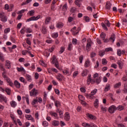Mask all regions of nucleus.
I'll list each match as a JSON object with an SVG mask.
<instances>
[{
  "label": "nucleus",
  "instance_id": "1",
  "mask_svg": "<svg viewBox=\"0 0 127 127\" xmlns=\"http://www.w3.org/2000/svg\"><path fill=\"white\" fill-rule=\"evenodd\" d=\"M71 32L72 33L73 36H76L77 34H79V32L81 31V27H78L77 28L76 27H73L71 30Z\"/></svg>",
  "mask_w": 127,
  "mask_h": 127
},
{
  "label": "nucleus",
  "instance_id": "2",
  "mask_svg": "<svg viewBox=\"0 0 127 127\" xmlns=\"http://www.w3.org/2000/svg\"><path fill=\"white\" fill-rule=\"evenodd\" d=\"M52 63H53V64H55V66L56 67V68H57V69L61 70L60 67H59V64L58 63V61L56 59V56H53L52 58Z\"/></svg>",
  "mask_w": 127,
  "mask_h": 127
},
{
  "label": "nucleus",
  "instance_id": "3",
  "mask_svg": "<svg viewBox=\"0 0 127 127\" xmlns=\"http://www.w3.org/2000/svg\"><path fill=\"white\" fill-rule=\"evenodd\" d=\"M96 80L95 79H92V75L89 74L87 76V85H90V84H95Z\"/></svg>",
  "mask_w": 127,
  "mask_h": 127
},
{
  "label": "nucleus",
  "instance_id": "4",
  "mask_svg": "<svg viewBox=\"0 0 127 127\" xmlns=\"http://www.w3.org/2000/svg\"><path fill=\"white\" fill-rule=\"evenodd\" d=\"M82 127H98L97 125H95L94 123H91L90 124L86 123H83L82 124Z\"/></svg>",
  "mask_w": 127,
  "mask_h": 127
},
{
  "label": "nucleus",
  "instance_id": "5",
  "mask_svg": "<svg viewBox=\"0 0 127 127\" xmlns=\"http://www.w3.org/2000/svg\"><path fill=\"white\" fill-rule=\"evenodd\" d=\"M92 43H93L92 41L91 40L87 41V43L86 48V49L87 52H89L91 50V48H92Z\"/></svg>",
  "mask_w": 127,
  "mask_h": 127
},
{
  "label": "nucleus",
  "instance_id": "6",
  "mask_svg": "<svg viewBox=\"0 0 127 127\" xmlns=\"http://www.w3.org/2000/svg\"><path fill=\"white\" fill-rule=\"evenodd\" d=\"M38 94V90H36L35 88H33L31 91H30V96L32 97L33 96H35L36 95Z\"/></svg>",
  "mask_w": 127,
  "mask_h": 127
},
{
  "label": "nucleus",
  "instance_id": "7",
  "mask_svg": "<svg viewBox=\"0 0 127 127\" xmlns=\"http://www.w3.org/2000/svg\"><path fill=\"white\" fill-rule=\"evenodd\" d=\"M40 18V15H38L37 16H33L31 17L30 18L27 19L26 21L29 22V21H32L34 20H38Z\"/></svg>",
  "mask_w": 127,
  "mask_h": 127
},
{
  "label": "nucleus",
  "instance_id": "8",
  "mask_svg": "<svg viewBox=\"0 0 127 127\" xmlns=\"http://www.w3.org/2000/svg\"><path fill=\"white\" fill-rule=\"evenodd\" d=\"M0 18H1V20L3 22H6L7 21V17L3 13H0Z\"/></svg>",
  "mask_w": 127,
  "mask_h": 127
},
{
  "label": "nucleus",
  "instance_id": "9",
  "mask_svg": "<svg viewBox=\"0 0 127 127\" xmlns=\"http://www.w3.org/2000/svg\"><path fill=\"white\" fill-rule=\"evenodd\" d=\"M115 110H117V107H116L115 105H112L109 108L108 112H109L110 114H114Z\"/></svg>",
  "mask_w": 127,
  "mask_h": 127
},
{
  "label": "nucleus",
  "instance_id": "10",
  "mask_svg": "<svg viewBox=\"0 0 127 127\" xmlns=\"http://www.w3.org/2000/svg\"><path fill=\"white\" fill-rule=\"evenodd\" d=\"M4 80H6L7 83L8 84V85H10V87H13V82H12V81L11 80V79H10V78H9V77H7L4 78Z\"/></svg>",
  "mask_w": 127,
  "mask_h": 127
},
{
  "label": "nucleus",
  "instance_id": "11",
  "mask_svg": "<svg viewBox=\"0 0 127 127\" xmlns=\"http://www.w3.org/2000/svg\"><path fill=\"white\" fill-rule=\"evenodd\" d=\"M2 102L7 103V100H6V97H4V96L1 94H0V102L2 103Z\"/></svg>",
  "mask_w": 127,
  "mask_h": 127
},
{
  "label": "nucleus",
  "instance_id": "12",
  "mask_svg": "<svg viewBox=\"0 0 127 127\" xmlns=\"http://www.w3.org/2000/svg\"><path fill=\"white\" fill-rule=\"evenodd\" d=\"M86 116H87V118L90 119V120H93V121L97 120V117H96V116H95L92 114H87L86 115Z\"/></svg>",
  "mask_w": 127,
  "mask_h": 127
},
{
  "label": "nucleus",
  "instance_id": "13",
  "mask_svg": "<svg viewBox=\"0 0 127 127\" xmlns=\"http://www.w3.org/2000/svg\"><path fill=\"white\" fill-rule=\"evenodd\" d=\"M64 120L67 122L70 121V114L68 112H66L64 114Z\"/></svg>",
  "mask_w": 127,
  "mask_h": 127
},
{
  "label": "nucleus",
  "instance_id": "14",
  "mask_svg": "<svg viewBox=\"0 0 127 127\" xmlns=\"http://www.w3.org/2000/svg\"><path fill=\"white\" fill-rule=\"evenodd\" d=\"M111 5H112V4H111V2L108 1L106 3L105 8L106 9H108L109 10H110V9H111Z\"/></svg>",
  "mask_w": 127,
  "mask_h": 127
},
{
  "label": "nucleus",
  "instance_id": "15",
  "mask_svg": "<svg viewBox=\"0 0 127 127\" xmlns=\"http://www.w3.org/2000/svg\"><path fill=\"white\" fill-rule=\"evenodd\" d=\"M63 78H64V76H63V75H62V74L60 73H58L57 75V80H58V81H60V82L62 81V79H63Z\"/></svg>",
  "mask_w": 127,
  "mask_h": 127
},
{
  "label": "nucleus",
  "instance_id": "16",
  "mask_svg": "<svg viewBox=\"0 0 127 127\" xmlns=\"http://www.w3.org/2000/svg\"><path fill=\"white\" fill-rule=\"evenodd\" d=\"M50 115H51V116L52 117H54L55 119H59L58 115L57 114V113H56L55 112H53L52 111H51V112H50Z\"/></svg>",
  "mask_w": 127,
  "mask_h": 127
},
{
  "label": "nucleus",
  "instance_id": "17",
  "mask_svg": "<svg viewBox=\"0 0 127 127\" xmlns=\"http://www.w3.org/2000/svg\"><path fill=\"white\" fill-rule=\"evenodd\" d=\"M115 39H116V35H115V34H112L111 35L110 38H109L110 41H111V42H114Z\"/></svg>",
  "mask_w": 127,
  "mask_h": 127
},
{
  "label": "nucleus",
  "instance_id": "18",
  "mask_svg": "<svg viewBox=\"0 0 127 127\" xmlns=\"http://www.w3.org/2000/svg\"><path fill=\"white\" fill-rule=\"evenodd\" d=\"M14 85L16 88H17V89H19V88H20V83H19L17 80H15L14 81Z\"/></svg>",
  "mask_w": 127,
  "mask_h": 127
},
{
  "label": "nucleus",
  "instance_id": "19",
  "mask_svg": "<svg viewBox=\"0 0 127 127\" xmlns=\"http://www.w3.org/2000/svg\"><path fill=\"white\" fill-rule=\"evenodd\" d=\"M5 65L7 66L8 69H10L11 67V64L10 63V61L6 60L5 61Z\"/></svg>",
  "mask_w": 127,
  "mask_h": 127
},
{
  "label": "nucleus",
  "instance_id": "20",
  "mask_svg": "<svg viewBox=\"0 0 127 127\" xmlns=\"http://www.w3.org/2000/svg\"><path fill=\"white\" fill-rule=\"evenodd\" d=\"M25 118L28 121H34V119L32 118V116L31 115H25Z\"/></svg>",
  "mask_w": 127,
  "mask_h": 127
},
{
  "label": "nucleus",
  "instance_id": "21",
  "mask_svg": "<svg viewBox=\"0 0 127 127\" xmlns=\"http://www.w3.org/2000/svg\"><path fill=\"white\" fill-rule=\"evenodd\" d=\"M55 106L56 108H60V107H61V102L58 100L55 101Z\"/></svg>",
  "mask_w": 127,
  "mask_h": 127
},
{
  "label": "nucleus",
  "instance_id": "22",
  "mask_svg": "<svg viewBox=\"0 0 127 127\" xmlns=\"http://www.w3.org/2000/svg\"><path fill=\"white\" fill-rule=\"evenodd\" d=\"M89 73V71L87 69H84L83 70L82 72L81 73V75L83 77H85V76H87L88 73Z\"/></svg>",
  "mask_w": 127,
  "mask_h": 127
},
{
  "label": "nucleus",
  "instance_id": "23",
  "mask_svg": "<svg viewBox=\"0 0 127 127\" xmlns=\"http://www.w3.org/2000/svg\"><path fill=\"white\" fill-rule=\"evenodd\" d=\"M90 62L89 60H87L86 61H85V64H84V66L85 68H88V67H90Z\"/></svg>",
  "mask_w": 127,
  "mask_h": 127
},
{
  "label": "nucleus",
  "instance_id": "24",
  "mask_svg": "<svg viewBox=\"0 0 127 127\" xmlns=\"http://www.w3.org/2000/svg\"><path fill=\"white\" fill-rule=\"evenodd\" d=\"M94 106L96 109L99 107V99H95L94 103Z\"/></svg>",
  "mask_w": 127,
  "mask_h": 127
},
{
  "label": "nucleus",
  "instance_id": "25",
  "mask_svg": "<svg viewBox=\"0 0 127 127\" xmlns=\"http://www.w3.org/2000/svg\"><path fill=\"white\" fill-rule=\"evenodd\" d=\"M41 32L43 34H46L47 33V29H46V27L43 26L41 30Z\"/></svg>",
  "mask_w": 127,
  "mask_h": 127
},
{
  "label": "nucleus",
  "instance_id": "26",
  "mask_svg": "<svg viewBox=\"0 0 127 127\" xmlns=\"http://www.w3.org/2000/svg\"><path fill=\"white\" fill-rule=\"evenodd\" d=\"M64 26V24L62 22H59L57 24V27L58 28H62Z\"/></svg>",
  "mask_w": 127,
  "mask_h": 127
},
{
  "label": "nucleus",
  "instance_id": "27",
  "mask_svg": "<svg viewBox=\"0 0 127 127\" xmlns=\"http://www.w3.org/2000/svg\"><path fill=\"white\" fill-rule=\"evenodd\" d=\"M16 69L18 72H23V73L25 74V69H24L22 66H21L20 67H17Z\"/></svg>",
  "mask_w": 127,
  "mask_h": 127
},
{
  "label": "nucleus",
  "instance_id": "28",
  "mask_svg": "<svg viewBox=\"0 0 127 127\" xmlns=\"http://www.w3.org/2000/svg\"><path fill=\"white\" fill-rule=\"evenodd\" d=\"M10 104L11 107H12V108H15L17 105L16 102L14 101H11Z\"/></svg>",
  "mask_w": 127,
  "mask_h": 127
},
{
  "label": "nucleus",
  "instance_id": "29",
  "mask_svg": "<svg viewBox=\"0 0 127 127\" xmlns=\"http://www.w3.org/2000/svg\"><path fill=\"white\" fill-rule=\"evenodd\" d=\"M111 89V85H110V84H106L105 88H104L105 92H108Z\"/></svg>",
  "mask_w": 127,
  "mask_h": 127
},
{
  "label": "nucleus",
  "instance_id": "30",
  "mask_svg": "<svg viewBox=\"0 0 127 127\" xmlns=\"http://www.w3.org/2000/svg\"><path fill=\"white\" fill-rule=\"evenodd\" d=\"M117 64L119 65V68L120 69H122L123 68L124 64H123V62H122V61H118L117 62Z\"/></svg>",
  "mask_w": 127,
  "mask_h": 127
},
{
  "label": "nucleus",
  "instance_id": "31",
  "mask_svg": "<svg viewBox=\"0 0 127 127\" xmlns=\"http://www.w3.org/2000/svg\"><path fill=\"white\" fill-rule=\"evenodd\" d=\"M59 124L60 123L59 122V121H57L56 120H54L52 122L53 126H54L55 127H58Z\"/></svg>",
  "mask_w": 127,
  "mask_h": 127
},
{
  "label": "nucleus",
  "instance_id": "32",
  "mask_svg": "<svg viewBox=\"0 0 127 127\" xmlns=\"http://www.w3.org/2000/svg\"><path fill=\"white\" fill-rule=\"evenodd\" d=\"M26 80L28 81V82H31L32 79H31V76L29 74H26L25 76Z\"/></svg>",
  "mask_w": 127,
  "mask_h": 127
},
{
  "label": "nucleus",
  "instance_id": "33",
  "mask_svg": "<svg viewBox=\"0 0 127 127\" xmlns=\"http://www.w3.org/2000/svg\"><path fill=\"white\" fill-rule=\"evenodd\" d=\"M67 8H68L67 3L64 4L62 7V10H63V11H67Z\"/></svg>",
  "mask_w": 127,
  "mask_h": 127
},
{
  "label": "nucleus",
  "instance_id": "34",
  "mask_svg": "<svg viewBox=\"0 0 127 127\" xmlns=\"http://www.w3.org/2000/svg\"><path fill=\"white\" fill-rule=\"evenodd\" d=\"M74 3H75V4H76V5H77V6H78V7H80L81 0H75V1H74Z\"/></svg>",
  "mask_w": 127,
  "mask_h": 127
},
{
  "label": "nucleus",
  "instance_id": "35",
  "mask_svg": "<svg viewBox=\"0 0 127 127\" xmlns=\"http://www.w3.org/2000/svg\"><path fill=\"white\" fill-rule=\"evenodd\" d=\"M117 110H118V111H123L125 110V107L122 105H119L117 108Z\"/></svg>",
  "mask_w": 127,
  "mask_h": 127
},
{
  "label": "nucleus",
  "instance_id": "36",
  "mask_svg": "<svg viewBox=\"0 0 127 127\" xmlns=\"http://www.w3.org/2000/svg\"><path fill=\"white\" fill-rule=\"evenodd\" d=\"M5 92L7 94V95H10V93H11V90L10 89L6 88H5Z\"/></svg>",
  "mask_w": 127,
  "mask_h": 127
},
{
  "label": "nucleus",
  "instance_id": "37",
  "mask_svg": "<svg viewBox=\"0 0 127 127\" xmlns=\"http://www.w3.org/2000/svg\"><path fill=\"white\" fill-rule=\"evenodd\" d=\"M121 85H122V83H121V82H118V83L115 84V85H114V88L115 89L120 88V86H121Z\"/></svg>",
  "mask_w": 127,
  "mask_h": 127
},
{
  "label": "nucleus",
  "instance_id": "38",
  "mask_svg": "<svg viewBox=\"0 0 127 127\" xmlns=\"http://www.w3.org/2000/svg\"><path fill=\"white\" fill-rule=\"evenodd\" d=\"M19 80L21 82H22V83H24V84H26L27 82L26 80H25V79L22 77H19Z\"/></svg>",
  "mask_w": 127,
  "mask_h": 127
},
{
  "label": "nucleus",
  "instance_id": "39",
  "mask_svg": "<svg viewBox=\"0 0 127 127\" xmlns=\"http://www.w3.org/2000/svg\"><path fill=\"white\" fill-rule=\"evenodd\" d=\"M0 60L3 62L4 61V58H3V54L1 52H0Z\"/></svg>",
  "mask_w": 127,
  "mask_h": 127
},
{
  "label": "nucleus",
  "instance_id": "40",
  "mask_svg": "<svg viewBox=\"0 0 127 127\" xmlns=\"http://www.w3.org/2000/svg\"><path fill=\"white\" fill-rule=\"evenodd\" d=\"M58 36V33H54L52 34V37H53V38H57Z\"/></svg>",
  "mask_w": 127,
  "mask_h": 127
},
{
  "label": "nucleus",
  "instance_id": "41",
  "mask_svg": "<svg viewBox=\"0 0 127 127\" xmlns=\"http://www.w3.org/2000/svg\"><path fill=\"white\" fill-rule=\"evenodd\" d=\"M104 22L107 26H108V27H110V26H111V23H110V21H109V20H105Z\"/></svg>",
  "mask_w": 127,
  "mask_h": 127
},
{
  "label": "nucleus",
  "instance_id": "42",
  "mask_svg": "<svg viewBox=\"0 0 127 127\" xmlns=\"http://www.w3.org/2000/svg\"><path fill=\"white\" fill-rule=\"evenodd\" d=\"M101 25L104 30H106V31H108V27H107V26H106V24H105V23H102Z\"/></svg>",
  "mask_w": 127,
  "mask_h": 127
},
{
  "label": "nucleus",
  "instance_id": "43",
  "mask_svg": "<svg viewBox=\"0 0 127 127\" xmlns=\"http://www.w3.org/2000/svg\"><path fill=\"white\" fill-rule=\"evenodd\" d=\"M73 48V45L72 44H69L67 47V50H69V51H71L72 50V49Z\"/></svg>",
  "mask_w": 127,
  "mask_h": 127
},
{
  "label": "nucleus",
  "instance_id": "44",
  "mask_svg": "<svg viewBox=\"0 0 127 127\" xmlns=\"http://www.w3.org/2000/svg\"><path fill=\"white\" fill-rule=\"evenodd\" d=\"M10 32V28H6L4 30V33L5 34H7V33H8Z\"/></svg>",
  "mask_w": 127,
  "mask_h": 127
},
{
  "label": "nucleus",
  "instance_id": "45",
  "mask_svg": "<svg viewBox=\"0 0 127 127\" xmlns=\"http://www.w3.org/2000/svg\"><path fill=\"white\" fill-rule=\"evenodd\" d=\"M105 51H100L99 52V56H101V57L104 56V55L105 54Z\"/></svg>",
  "mask_w": 127,
  "mask_h": 127
},
{
  "label": "nucleus",
  "instance_id": "46",
  "mask_svg": "<svg viewBox=\"0 0 127 127\" xmlns=\"http://www.w3.org/2000/svg\"><path fill=\"white\" fill-rule=\"evenodd\" d=\"M102 63L103 65H107V64H108V61H107L106 59H103L102 60Z\"/></svg>",
  "mask_w": 127,
  "mask_h": 127
},
{
  "label": "nucleus",
  "instance_id": "47",
  "mask_svg": "<svg viewBox=\"0 0 127 127\" xmlns=\"http://www.w3.org/2000/svg\"><path fill=\"white\" fill-rule=\"evenodd\" d=\"M35 11L34 10H31L28 12V13H29L30 16H33V15H34Z\"/></svg>",
  "mask_w": 127,
  "mask_h": 127
},
{
  "label": "nucleus",
  "instance_id": "48",
  "mask_svg": "<svg viewBox=\"0 0 127 127\" xmlns=\"http://www.w3.org/2000/svg\"><path fill=\"white\" fill-rule=\"evenodd\" d=\"M78 98L80 102H82V101H85V97L83 96V95H79Z\"/></svg>",
  "mask_w": 127,
  "mask_h": 127
},
{
  "label": "nucleus",
  "instance_id": "49",
  "mask_svg": "<svg viewBox=\"0 0 127 127\" xmlns=\"http://www.w3.org/2000/svg\"><path fill=\"white\" fill-rule=\"evenodd\" d=\"M101 110L104 114H105V113H106V112H107V109L106 108V107H105L104 106L101 107Z\"/></svg>",
  "mask_w": 127,
  "mask_h": 127
},
{
  "label": "nucleus",
  "instance_id": "50",
  "mask_svg": "<svg viewBox=\"0 0 127 127\" xmlns=\"http://www.w3.org/2000/svg\"><path fill=\"white\" fill-rule=\"evenodd\" d=\"M49 51H48V50L45 51L44 53V56H46V57H49L50 54H49V53H48Z\"/></svg>",
  "mask_w": 127,
  "mask_h": 127
},
{
  "label": "nucleus",
  "instance_id": "51",
  "mask_svg": "<svg viewBox=\"0 0 127 127\" xmlns=\"http://www.w3.org/2000/svg\"><path fill=\"white\" fill-rule=\"evenodd\" d=\"M64 51H65V47H61V50L59 52L60 54H62V53H63V52H64Z\"/></svg>",
  "mask_w": 127,
  "mask_h": 127
},
{
  "label": "nucleus",
  "instance_id": "52",
  "mask_svg": "<svg viewBox=\"0 0 127 127\" xmlns=\"http://www.w3.org/2000/svg\"><path fill=\"white\" fill-rule=\"evenodd\" d=\"M22 99H23V100H26V102H27V105H29V98H28V97L23 96Z\"/></svg>",
  "mask_w": 127,
  "mask_h": 127
},
{
  "label": "nucleus",
  "instance_id": "53",
  "mask_svg": "<svg viewBox=\"0 0 127 127\" xmlns=\"http://www.w3.org/2000/svg\"><path fill=\"white\" fill-rule=\"evenodd\" d=\"M98 90L97 89H94L91 92V96H94V95H95V94L97 93V91Z\"/></svg>",
  "mask_w": 127,
  "mask_h": 127
},
{
  "label": "nucleus",
  "instance_id": "54",
  "mask_svg": "<svg viewBox=\"0 0 127 127\" xmlns=\"http://www.w3.org/2000/svg\"><path fill=\"white\" fill-rule=\"evenodd\" d=\"M32 0H26V1L22 2V5H25L27 4V3H29Z\"/></svg>",
  "mask_w": 127,
  "mask_h": 127
},
{
  "label": "nucleus",
  "instance_id": "55",
  "mask_svg": "<svg viewBox=\"0 0 127 127\" xmlns=\"http://www.w3.org/2000/svg\"><path fill=\"white\" fill-rule=\"evenodd\" d=\"M72 44H73V45H77V43H78V42L77 41V39H72Z\"/></svg>",
  "mask_w": 127,
  "mask_h": 127
},
{
  "label": "nucleus",
  "instance_id": "56",
  "mask_svg": "<svg viewBox=\"0 0 127 127\" xmlns=\"http://www.w3.org/2000/svg\"><path fill=\"white\" fill-rule=\"evenodd\" d=\"M100 37L102 38L103 40H105L106 38V34L104 33H102L100 35Z\"/></svg>",
  "mask_w": 127,
  "mask_h": 127
},
{
  "label": "nucleus",
  "instance_id": "57",
  "mask_svg": "<svg viewBox=\"0 0 127 127\" xmlns=\"http://www.w3.org/2000/svg\"><path fill=\"white\" fill-rule=\"evenodd\" d=\"M25 31L26 33H31V32H32V30H31L30 28H28L26 29Z\"/></svg>",
  "mask_w": 127,
  "mask_h": 127
},
{
  "label": "nucleus",
  "instance_id": "58",
  "mask_svg": "<svg viewBox=\"0 0 127 127\" xmlns=\"http://www.w3.org/2000/svg\"><path fill=\"white\" fill-rule=\"evenodd\" d=\"M42 125L43 127H48V122H47V121H44L42 123Z\"/></svg>",
  "mask_w": 127,
  "mask_h": 127
},
{
  "label": "nucleus",
  "instance_id": "59",
  "mask_svg": "<svg viewBox=\"0 0 127 127\" xmlns=\"http://www.w3.org/2000/svg\"><path fill=\"white\" fill-rule=\"evenodd\" d=\"M63 73L64 75H67V74H69V71L68 69H64L63 70Z\"/></svg>",
  "mask_w": 127,
  "mask_h": 127
},
{
  "label": "nucleus",
  "instance_id": "60",
  "mask_svg": "<svg viewBox=\"0 0 127 127\" xmlns=\"http://www.w3.org/2000/svg\"><path fill=\"white\" fill-rule=\"evenodd\" d=\"M95 82L96 84H99L100 83H101V77H98L96 79Z\"/></svg>",
  "mask_w": 127,
  "mask_h": 127
},
{
  "label": "nucleus",
  "instance_id": "61",
  "mask_svg": "<svg viewBox=\"0 0 127 127\" xmlns=\"http://www.w3.org/2000/svg\"><path fill=\"white\" fill-rule=\"evenodd\" d=\"M26 30V28L25 27L23 28L22 29H21V30H20V33L21 34H24V33H25V31Z\"/></svg>",
  "mask_w": 127,
  "mask_h": 127
},
{
  "label": "nucleus",
  "instance_id": "62",
  "mask_svg": "<svg viewBox=\"0 0 127 127\" xmlns=\"http://www.w3.org/2000/svg\"><path fill=\"white\" fill-rule=\"evenodd\" d=\"M85 97L88 99H93V96L91 94H85Z\"/></svg>",
  "mask_w": 127,
  "mask_h": 127
},
{
  "label": "nucleus",
  "instance_id": "63",
  "mask_svg": "<svg viewBox=\"0 0 127 127\" xmlns=\"http://www.w3.org/2000/svg\"><path fill=\"white\" fill-rule=\"evenodd\" d=\"M29 52V51L23 50L22 51V55H26V54H27V53H28Z\"/></svg>",
  "mask_w": 127,
  "mask_h": 127
},
{
  "label": "nucleus",
  "instance_id": "64",
  "mask_svg": "<svg viewBox=\"0 0 127 127\" xmlns=\"http://www.w3.org/2000/svg\"><path fill=\"white\" fill-rule=\"evenodd\" d=\"M106 52H109L110 51H113V49L111 47L105 49Z\"/></svg>",
  "mask_w": 127,
  "mask_h": 127
}]
</instances>
